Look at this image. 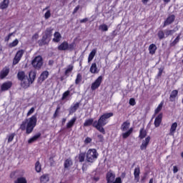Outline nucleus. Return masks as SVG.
<instances>
[{"mask_svg":"<svg viewBox=\"0 0 183 183\" xmlns=\"http://www.w3.org/2000/svg\"><path fill=\"white\" fill-rule=\"evenodd\" d=\"M49 181V176L48 174H44L41 177V182H48Z\"/></svg>","mask_w":183,"mask_h":183,"instance_id":"4c0bfd02","label":"nucleus"},{"mask_svg":"<svg viewBox=\"0 0 183 183\" xmlns=\"http://www.w3.org/2000/svg\"><path fill=\"white\" fill-rule=\"evenodd\" d=\"M178 42H179V36H177L176 39L172 43H170V46H175Z\"/></svg>","mask_w":183,"mask_h":183,"instance_id":"79ce46f5","label":"nucleus"},{"mask_svg":"<svg viewBox=\"0 0 183 183\" xmlns=\"http://www.w3.org/2000/svg\"><path fill=\"white\" fill-rule=\"evenodd\" d=\"M61 38H62V36H61V33L56 31L54 34L53 42H59V41H61Z\"/></svg>","mask_w":183,"mask_h":183,"instance_id":"5701e85b","label":"nucleus"},{"mask_svg":"<svg viewBox=\"0 0 183 183\" xmlns=\"http://www.w3.org/2000/svg\"><path fill=\"white\" fill-rule=\"evenodd\" d=\"M9 6V0H4L0 4V9H6Z\"/></svg>","mask_w":183,"mask_h":183,"instance_id":"a878e982","label":"nucleus"},{"mask_svg":"<svg viewBox=\"0 0 183 183\" xmlns=\"http://www.w3.org/2000/svg\"><path fill=\"white\" fill-rule=\"evenodd\" d=\"M14 183H27L26 179L25 177H19L14 182Z\"/></svg>","mask_w":183,"mask_h":183,"instance_id":"58836bf2","label":"nucleus"},{"mask_svg":"<svg viewBox=\"0 0 183 183\" xmlns=\"http://www.w3.org/2000/svg\"><path fill=\"white\" fill-rule=\"evenodd\" d=\"M177 97H178V90H173L170 94L169 101L174 102Z\"/></svg>","mask_w":183,"mask_h":183,"instance_id":"aec40b11","label":"nucleus"},{"mask_svg":"<svg viewBox=\"0 0 183 183\" xmlns=\"http://www.w3.org/2000/svg\"><path fill=\"white\" fill-rule=\"evenodd\" d=\"M79 108V102H76L73 104L69 109V114H74V112H76V110Z\"/></svg>","mask_w":183,"mask_h":183,"instance_id":"f3484780","label":"nucleus"},{"mask_svg":"<svg viewBox=\"0 0 183 183\" xmlns=\"http://www.w3.org/2000/svg\"><path fill=\"white\" fill-rule=\"evenodd\" d=\"M49 76V72L48 71H44L41 73L40 76V79H41L42 81H45V79H46V78H48Z\"/></svg>","mask_w":183,"mask_h":183,"instance_id":"2f4dec72","label":"nucleus"},{"mask_svg":"<svg viewBox=\"0 0 183 183\" xmlns=\"http://www.w3.org/2000/svg\"><path fill=\"white\" fill-rule=\"evenodd\" d=\"M29 76V78L26 77V79L21 81V86L22 88H24V89H26V88H29V85H31V84L34 82L35 76H36L35 72L34 71H30Z\"/></svg>","mask_w":183,"mask_h":183,"instance_id":"39448f33","label":"nucleus"},{"mask_svg":"<svg viewBox=\"0 0 183 183\" xmlns=\"http://www.w3.org/2000/svg\"><path fill=\"white\" fill-rule=\"evenodd\" d=\"M79 162H84L85 161V153L81 152L79 154Z\"/></svg>","mask_w":183,"mask_h":183,"instance_id":"ea45409f","label":"nucleus"},{"mask_svg":"<svg viewBox=\"0 0 183 183\" xmlns=\"http://www.w3.org/2000/svg\"><path fill=\"white\" fill-rule=\"evenodd\" d=\"M75 46V43H71L70 44H68V49L67 51H72L74 49V46Z\"/></svg>","mask_w":183,"mask_h":183,"instance_id":"603ef678","label":"nucleus"},{"mask_svg":"<svg viewBox=\"0 0 183 183\" xmlns=\"http://www.w3.org/2000/svg\"><path fill=\"white\" fill-rule=\"evenodd\" d=\"M129 105H131L132 107H134V105L137 104V102H135V99L131 98V99H129Z\"/></svg>","mask_w":183,"mask_h":183,"instance_id":"09e8293b","label":"nucleus"},{"mask_svg":"<svg viewBox=\"0 0 183 183\" xmlns=\"http://www.w3.org/2000/svg\"><path fill=\"white\" fill-rule=\"evenodd\" d=\"M115 31H113L112 34L114 35V36H117V33H115Z\"/></svg>","mask_w":183,"mask_h":183,"instance_id":"774afa93","label":"nucleus"},{"mask_svg":"<svg viewBox=\"0 0 183 183\" xmlns=\"http://www.w3.org/2000/svg\"><path fill=\"white\" fill-rule=\"evenodd\" d=\"M37 121L38 119H36V114H34L22 122L20 126V129H21V131H25L26 129V134H32L34 128L36 127Z\"/></svg>","mask_w":183,"mask_h":183,"instance_id":"f03ea898","label":"nucleus"},{"mask_svg":"<svg viewBox=\"0 0 183 183\" xmlns=\"http://www.w3.org/2000/svg\"><path fill=\"white\" fill-rule=\"evenodd\" d=\"M72 160L71 159H66L64 164L65 169H69V168L72 167Z\"/></svg>","mask_w":183,"mask_h":183,"instance_id":"393cba45","label":"nucleus"},{"mask_svg":"<svg viewBox=\"0 0 183 183\" xmlns=\"http://www.w3.org/2000/svg\"><path fill=\"white\" fill-rule=\"evenodd\" d=\"M49 9V6H46L43 9V11H48Z\"/></svg>","mask_w":183,"mask_h":183,"instance_id":"69168bd1","label":"nucleus"},{"mask_svg":"<svg viewBox=\"0 0 183 183\" xmlns=\"http://www.w3.org/2000/svg\"><path fill=\"white\" fill-rule=\"evenodd\" d=\"M95 55H97V50L96 49H93L90 54H89V57H88V62H91V61H92V59H94V58L95 57Z\"/></svg>","mask_w":183,"mask_h":183,"instance_id":"cd10ccee","label":"nucleus"},{"mask_svg":"<svg viewBox=\"0 0 183 183\" xmlns=\"http://www.w3.org/2000/svg\"><path fill=\"white\" fill-rule=\"evenodd\" d=\"M45 19H49L51 18V10H47L44 14Z\"/></svg>","mask_w":183,"mask_h":183,"instance_id":"de8ad7c7","label":"nucleus"},{"mask_svg":"<svg viewBox=\"0 0 183 183\" xmlns=\"http://www.w3.org/2000/svg\"><path fill=\"white\" fill-rule=\"evenodd\" d=\"M14 138H15V133L10 134L7 136L8 143L12 142L14 141Z\"/></svg>","mask_w":183,"mask_h":183,"instance_id":"a19ab883","label":"nucleus"},{"mask_svg":"<svg viewBox=\"0 0 183 183\" xmlns=\"http://www.w3.org/2000/svg\"><path fill=\"white\" fill-rule=\"evenodd\" d=\"M163 71L164 70L162 69H159V73L157 74V76H161L162 75Z\"/></svg>","mask_w":183,"mask_h":183,"instance_id":"13d9d810","label":"nucleus"},{"mask_svg":"<svg viewBox=\"0 0 183 183\" xmlns=\"http://www.w3.org/2000/svg\"><path fill=\"white\" fill-rule=\"evenodd\" d=\"M164 107V102H162L158 107H157V109L154 110V114L155 115H157V114H159V112H161V111L162 110V107Z\"/></svg>","mask_w":183,"mask_h":183,"instance_id":"473e14b6","label":"nucleus"},{"mask_svg":"<svg viewBox=\"0 0 183 183\" xmlns=\"http://www.w3.org/2000/svg\"><path fill=\"white\" fill-rule=\"evenodd\" d=\"M114 182H116V183H122V180L121 179V177H117V178H116Z\"/></svg>","mask_w":183,"mask_h":183,"instance_id":"4d7b16f0","label":"nucleus"},{"mask_svg":"<svg viewBox=\"0 0 183 183\" xmlns=\"http://www.w3.org/2000/svg\"><path fill=\"white\" fill-rule=\"evenodd\" d=\"M97 138L100 142H102L104 141V136H102V134H98Z\"/></svg>","mask_w":183,"mask_h":183,"instance_id":"864d4df0","label":"nucleus"},{"mask_svg":"<svg viewBox=\"0 0 183 183\" xmlns=\"http://www.w3.org/2000/svg\"><path fill=\"white\" fill-rule=\"evenodd\" d=\"M39 138H41V133H38L36 135H34L33 137L30 138L28 140V144H32L35 142Z\"/></svg>","mask_w":183,"mask_h":183,"instance_id":"bb28decb","label":"nucleus"},{"mask_svg":"<svg viewBox=\"0 0 183 183\" xmlns=\"http://www.w3.org/2000/svg\"><path fill=\"white\" fill-rule=\"evenodd\" d=\"M157 36L159 39H164L165 38V33L162 30L159 31Z\"/></svg>","mask_w":183,"mask_h":183,"instance_id":"37998d69","label":"nucleus"},{"mask_svg":"<svg viewBox=\"0 0 183 183\" xmlns=\"http://www.w3.org/2000/svg\"><path fill=\"white\" fill-rule=\"evenodd\" d=\"M151 141V137H147L145 138V139L142 140V143L140 146V149L142 151H144V149H147L148 147V145H149V142Z\"/></svg>","mask_w":183,"mask_h":183,"instance_id":"9d476101","label":"nucleus"},{"mask_svg":"<svg viewBox=\"0 0 183 183\" xmlns=\"http://www.w3.org/2000/svg\"><path fill=\"white\" fill-rule=\"evenodd\" d=\"M148 1H149V0H142V3H143L144 5H147V4H148Z\"/></svg>","mask_w":183,"mask_h":183,"instance_id":"052dcab7","label":"nucleus"},{"mask_svg":"<svg viewBox=\"0 0 183 183\" xmlns=\"http://www.w3.org/2000/svg\"><path fill=\"white\" fill-rule=\"evenodd\" d=\"M79 8H81V6L79 5H78L77 6H76L73 11V14H76V12H78V11H79Z\"/></svg>","mask_w":183,"mask_h":183,"instance_id":"5fc2aeb1","label":"nucleus"},{"mask_svg":"<svg viewBox=\"0 0 183 183\" xmlns=\"http://www.w3.org/2000/svg\"><path fill=\"white\" fill-rule=\"evenodd\" d=\"M178 171H179L178 167L174 166V167H173V173H174V174H177V172H178Z\"/></svg>","mask_w":183,"mask_h":183,"instance_id":"6e6d98bb","label":"nucleus"},{"mask_svg":"<svg viewBox=\"0 0 183 183\" xmlns=\"http://www.w3.org/2000/svg\"><path fill=\"white\" fill-rule=\"evenodd\" d=\"M145 137H147V131H145V129H141L139 132V138H140V139H144Z\"/></svg>","mask_w":183,"mask_h":183,"instance_id":"72a5a7b5","label":"nucleus"},{"mask_svg":"<svg viewBox=\"0 0 183 183\" xmlns=\"http://www.w3.org/2000/svg\"><path fill=\"white\" fill-rule=\"evenodd\" d=\"M149 52L150 55H154L157 52V45L152 44L149 46Z\"/></svg>","mask_w":183,"mask_h":183,"instance_id":"b1692460","label":"nucleus"},{"mask_svg":"<svg viewBox=\"0 0 183 183\" xmlns=\"http://www.w3.org/2000/svg\"><path fill=\"white\" fill-rule=\"evenodd\" d=\"M74 69V66L72 65H69L64 72L66 76H69V74H71V72H72Z\"/></svg>","mask_w":183,"mask_h":183,"instance_id":"7c9ffc66","label":"nucleus"},{"mask_svg":"<svg viewBox=\"0 0 183 183\" xmlns=\"http://www.w3.org/2000/svg\"><path fill=\"white\" fill-rule=\"evenodd\" d=\"M33 112H35V107H31L30 109V110L26 114V117H30V115H32Z\"/></svg>","mask_w":183,"mask_h":183,"instance_id":"3c124183","label":"nucleus"},{"mask_svg":"<svg viewBox=\"0 0 183 183\" xmlns=\"http://www.w3.org/2000/svg\"><path fill=\"white\" fill-rule=\"evenodd\" d=\"M114 180H115V174L114 173H112V172H109L107 174V183L114 182Z\"/></svg>","mask_w":183,"mask_h":183,"instance_id":"2eb2a0df","label":"nucleus"},{"mask_svg":"<svg viewBox=\"0 0 183 183\" xmlns=\"http://www.w3.org/2000/svg\"><path fill=\"white\" fill-rule=\"evenodd\" d=\"M141 174V169L139 168V166L135 167L134 171V181L137 182H139V175Z\"/></svg>","mask_w":183,"mask_h":183,"instance_id":"f8f14e48","label":"nucleus"},{"mask_svg":"<svg viewBox=\"0 0 183 183\" xmlns=\"http://www.w3.org/2000/svg\"><path fill=\"white\" fill-rule=\"evenodd\" d=\"M43 64L42 56H36L31 61V65H33L35 69H41V66H42Z\"/></svg>","mask_w":183,"mask_h":183,"instance_id":"0eeeda50","label":"nucleus"},{"mask_svg":"<svg viewBox=\"0 0 183 183\" xmlns=\"http://www.w3.org/2000/svg\"><path fill=\"white\" fill-rule=\"evenodd\" d=\"M89 71L91 74H98L99 72V69L97 66V63H93L90 67Z\"/></svg>","mask_w":183,"mask_h":183,"instance_id":"6ab92c4d","label":"nucleus"},{"mask_svg":"<svg viewBox=\"0 0 183 183\" xmlns=\"http://www.w3.org/2000/svg\"><path fill=\"white\" fill-rule=\"evenodd\" d=\"M61 122H62V125H64V124H65V122H66V118H63Z\"/></svg>","mask_w":183,"mask_h":183,"instance_id":"680f3d73","label":"nucleus"},{"mask_svg":"<svg viewBox=\"0 0 183 183\" xmlns=\"http://www.w3.org/2000/svg\"><path fill=\"white\" fill-rule=\"evenodd\" d=\"M19 41H18L17 39H16L13 42L9 44V48H14V46H16Z\"/></svg>","mask_w":183,"mask_h":183,"instance_id":"a18cd8bd","label":"nucleus"},{"mask_svg":"<svg viewBox=\"0 0 183 183\" xmlns=\"http://www.w3.org/2000/svg\"><path fill=\"white\" fill-rule=\"evenodd\" d=\"M131 122L129 121H126L122 123L121 126V131L122 132V137L123 139H127V138L131 136V134L134 132V127H131Z\"/></svg>","mask_w":183,"mask_h":183,"instance_id":"7ed1b4c3","label":"nucleus"},{"mask_svg":"<svg viewBox=\"0 0 183 183\" xmlns=\"http://www.w3.org/2000/svg\"><path fill=\"white\" fill-rule=\"evenodd\" d=\"M17 77H18V79H19V81H22V80L28 78V76H26L25 72H24V71H19V73L17 74Z\"/></svg>","mask_w":183,"mask_h":183,"instance_id":"c85d7f7f","label":"nucleus"},{"mask_svg":"<svg viewBox=\"0 0 183 183\" xmlns=\"http://www.w3.org/2000/svg\"><path fill=\"white\" fill-rule=\"evenodd\" d=\"M177 128H178V123L177 122L173 123L171 126L169 135H170L171 137H174V135H175Z\"/></svg>","mask_w":183,"mask_h":183,"instance_id":"4468645a","label":"nucleus"},{"mask_svg":"<svg viewBox=\"0 0 183 183\" xmlns=\"http://www.w3.org/2000/svg\"><path fill=\"white\" fill-rule=\"evenodd\" d=\"M91 142H92V139L91 137H86L84 139V144L85 145H88V144H91Z\"/></svg>","mask_w":183,"mask_h":183,"instance_id":"8fccbe9b","label":"nucleus"},{"mask_svg":"<svg viewBox=\"0 0 183 183\" xmlns=\"http://www.w3.org/2000/svg\"><path fill=\"white\" fill-rule=\"evenodd\" d=\"M76 122V117H72L67 123L66 125V128L67 129H71L74 125H75V123Z\"/></svg>","mask_w":183,"mask_h":183,"instance_id":"ddd939ff","label":"nucleus"},{"mask_svg":"<svg viewBox=\"0 0 183 183\" xmlns=\"http://www.w3.org/2000/svg\"><path fill=\"white\" fill-rule=\"evenodd\" d=\"M161 122H162V114H159L154 120V126L156 128H158L159 125H161Z\"/></svg>","mask_w":183,"mask_h":183,"instance_id":"dca6fc26","label":"nucleus"},{"mask_svg":"<svg viewBox=\"0 0 183 183\" xmlns=\"http://www.w3.org/2000/svg\"><path fill=\"white\" fill-rule=\"evenodd\" d=\"M94 119H88L85 120L84 123V127H91V125H94Z\"/></svg>","mask_w":183,"mask_h":183,"instance_id":"c756f323","label":"nucleus"},{"mask_svg":"<svg viewBox=\"0 0 183 183\" xmlns=\"http://www.w3.org/2000/svg\"><path fill=\"white\" fill-rule=\"evenodd\" d=\"M81 81H82V75H81V74H78L76 76V79L75 80V84H76V85H78V84H79V82H81Z\"/></svg>","mask_w":183,"mask_h":183,"instance_id":"c03bdc74","label":"nucleus"},{"mask_svg":"<svg viewBox=\"0 0 183 183\" xmlns=\"http://www.w3.org/2000/svg\"><path fill=\"white\" fill-rule=\"evenodd\" d=\"M35 169L36 172H39L41 171V163H39V162H36Z\"/></svg>","mask_w":183,"mask_h":183,"instance_id":"49530a36","label":"nucleus"},{"mask_svg":"<svg viewBox=\"0 0 183 183\" xmlns=\"http://www.w3.org/2000/svg\"><path fill=\"white\" fill-rule=\"evenodd\" d=\"M114 117V113H104L99 119L98 121H94L93 127L97 129L99 132L105 135V129L104 127L108 124V119Z\"/></svg>","mask_w":183,"mask_h":183,"instance_id":"f257e3e1","label":"nucleus"},{"mask_svg":"<svg viewBox=\"0 0 183 183\" xmlns=\"http://www.w3.org/2000/svg\"><path fill=\"white\" fill-rule=\"evenodd\" d=\"M69 94H71V91L67 90L62 94L61 101H65L68 97H69Z\"/></svg>","mask_w":183,"mask_h":183,"instance_id":"c9c22d12","label":"nucleus"},{"mask_svg":"<svg viewBox=\"0 0 183 183\" xmlns=\"http://www.w3.org/2000/svg\"><path fill=\"white\" fill-rule=\"evenodd\" d=\"M52 31H54V29H52V27H49L46 29L44 35L41 39V45H46V44L51 41V36H52Z\"/></svg>","mask_w":183,"mask_h":183,"instance_id":"423d86ee","label":"nucleus"},{"mask_svg":"<svg viewBox=\"0 0 183 183\" xmlns=\"http://www.w3.org/2000/svg\"><path fill=\"white\" fill-rule=\"evenodd\" d=\"M80 22H81V24L88 22V19L87 18L83 19L80 20Z\"/></svg>","mask_w":183,"mask_h":183,"instance_id":"bf43d9fd","label":"nucleus"},{"mask_svg":"<svg viewBox=\"0 0 183 183\" xmlns=\"http://www.w3.org/2000/svg\"><path fill=\"white\" fill-rule=\"evenodd\" d=\"M165 4L171 2V0H163Z\"/></svg>","mask_w":183,"mask_h":183,"instance_id":"e2e57ef3","label":"nucleus"},{"mask_svg":"<svg viewBox=\"0 0 183 183\" xmlns=\"http://www.w3.org/2000/svg\"><path fill=\"white\" fill-rule=\"evenodd\" d=\"M12 86V82L6 81L1 85V91H8Z\"/></svg>","mask_w":183,"mask_h":183,"instance_id":"a211bd4d","label":"nucleus"},{"mask_svg":"<svg viewBox=\"0 0 183 183\" xmlns=\"http://www.w3.org/2000/svg\"><path fill=\"white\" fill-rule=\"evenodd\" d=\"M8 74H9V69L8 68L3 69L0 73L1 79H4V78L8 76Z\"/></svg>","mask_w":183,"mask_h":183,"instance_id":"412c9836","label":"nucleus"},{"mask_svg":"<svg viewBox=\"0 0 183 183\" xmlns=\"http://www.w3.org/2000/svg\"><path fill=\"white\" fill-rule=\"evenodd\" d=\"M174 21H175V15L172 14L169 15L167 19L164 21V28H165V26H168V25H171V24H172V22H174Z\"/></svg>","mask_w":183,"mask_h":183,"instance_id":"9b49d317","label":"nucleus"},{"mask_svg":"<svg viewBox=\"0 0 183 183\" xmlns=\"http://www.w3.org/2000/svg\"><path fill=\"white\" fill-rule=\"evenodd\" d=\"M24 54H25V51L22 49L16 52V56L13 59V65H16V64H18L21 61V58H22Z\"/></svg>","mask_w":183,"mask_h":183,"instance_id":"1a4fd4ad","label":"nucleus"},{"mask_svg":"<svg viewBox=\"0 0 183 183\" xmlns=\"http://www.w3.org/2000/svg\"><path fill=\"white\" fill-rule=\"evenodd\" d=\"M102 76H99L95 81L92 84L91 89L92 91H95V89H98L99 86H101V84H102Z\"/></svg>","mask_w":183,"mask_h":183,"instance_id":"6e6552de","label":"nucleus"},{"mask_svg":"<svg viewBox=\"0 0 183 183\" xmlns=\"http://www.w3.org/2000/svg\"><path fill=\"white\" fill-rule=\"evenodd\" d=\"M175 32H177V30L175 29H172V30L166 29L164 30V35L166 36H169V35H173V34H175Z\"/></svg>","mask_w":183,"mask_h":183,"instance_id":"f704fd0d","label":"nucleus"},{"mask_svg":"<svg viewBox=\"0 0 183 183\" xmlns=\"http://www.w3.org/2000/svg\"><path fill=\"white\" fill-rule=\"evenodd\" d=\"M98 157H99V154L95 149H89L86 153V162L94 164L98 159Z\"/></svg>","mask_w":183,"mask_h":183,"instance_id":"20e7f679","label":"nucleus"},{"mask_svg":"<svg viewBox=\"0 0 183 183\" xmlns=\"http://www.w3.org/2000/svg\"><path fill=\"white\" fill-rule=\"evenodd\" d=\"M149 183H154V179H150Z\"/></svg>","mask_w":183,"mask_h":183,"instance_id":"338daca9","label":"nucleus"},{"mask_svg":"<svg viewBox=\"0 0 183 183\" xmlns=\"http://www.w3.org/2000/svg\"><path fill=\"white\" fill-rule=\"evenodd\" d=\"M94 181H99V177H94Z\"/></svg>","mask_w":183,"mask_h":183,"instance_id":"0e129e2a","label":"nucleus"},{"mask_svg":"<svg viewBox=\"0 0 183 183\" xmlns=\"http://www.w3.org/2000/svg\"><path fill=\"white\" fill-rule=\"evenodd\" d=\"M59 51H68V43L64 41L58 46Z\"/></svg>","mask_w":183,"mask_h":183,"instance_id":"4be33fe9","label":"nucleus"},{"mask_svg":"<svg viewBox=\"0 0 183 183\" xmlns=\"http://www.w3.org/2000/svg\"><path fill=\"white\" fill-rule=\"evenodd\" d=\"M99 29L103 32H107L108 31V26L105 24H102L99 26Z\"/></svg>","mask_w":183,"mask_h":183,"instance_id":"e433bc0d","label":"nucleus"}]
</instances>
